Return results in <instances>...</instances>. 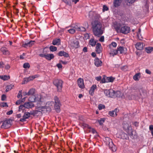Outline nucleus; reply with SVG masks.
I'll return each mask as SVG.
<instances>
[{
  "label": "nucleus",
  "mask_w": 153,
  "mask_h": 153,
  "mask_svg": "<svg viewBox=\"0 0 153 153\" xmlns=\"http://www.w3.org/2000/svg\"><path fill=\"white\" fill-rule=\"evenodd\" d=\"M22 91H20L18 93V95H17V97L18 98H19L20 96H22Z\"/></svg>",
  "instance_id": "338daca9"
},
{
  "label": "nucleus",
  "mask_w": 153,
  "mask_h": 153,
  "mask_svg": "<svg viewBox=\"0 0 153 153\" xmlns=\"http://www.w3.org/2000/svg\"><path fill=\"white\" fill-rule=\"evenodd\" d=\"M6 96L5 94H3L1 96V100L2 101H4L6 100Z\"/></svg>",
  "instance_id": "13d9d810"
},
{
  "label": "nucleus",
  "mask_w": 153,
  "mask_h": 153,
  "mask_svg": "<svg viewBox=\"0 0 153 153\" xmlns=\"http://www.w3.org/2000/svg\"><path fill=\"white\" fill-rule=\"evenodd\" d=\"M56 66L59 69L61 68H62V65L61 64V63H60V62H59V63L57 64L56 65Z\"/></svg>",
  "instance_id": "69168bd1"
},
{
  "label": "nucleus",
  "mask_w": 153,
  "mask_h": 153,
  "mask_svg": "<svg viewBox=\"0 0 153 153\" xmlns=\"http://www.w3.org/2000/svg\"><path fill=\"white\" fill-rule=\"evenodd\" d=\"M114 27L117 32H120L125 34L129 33L130 31V27L126 25L122 26L120 24H118L115 25Z\"/></svg>",
  "instance_id": "f03ea898"
},
{
  "label": "nucleus",
  "mask_w": 153,
  "mask_h": 153,
  "mask_svg": "<svg viewBox=\"0 0 153 153\" xmlns=\"http://www.w3.org/2000/svg\"><path fill=\"white\" fill-rule=\"evenodd\" d=\"M54 57V56L53 54H46L45 58L47 59L50 60L53 59Z\"/></svg>",
  "instance_id": "bb28decb"
},
{
  "label": "nucleus",
  "mask_w": 153,
  "mask_h": 153,
  "mask_svg": "<svg viewBox=\"0 0 153 153\" xmlns=\"http://www.w3.org/2000/svg\"><path fill=\"white\" fill-rule=\"evenodd\" d=\"M105 108V106L102 104H100L98 105V108L100 110Z\"/></svg>",
  "instance_id": "603ef678"
},
{
  "label": "nucleus",
  "mask_w": 153,
  "mask_h": 153,
  "mask_svg": "<svg viewBox=\"0 0 153 153\" xmlns=\"http://www.w3.org/2000/svg\"><path fill=\"white\" fill-rule=\"evenodd\" d=\"M108 10V8L107 7V6H106L104 5L103 6V9H102V11H103L104 12L105 11H107Z\"/></svg>",
  "instance_id": "4d7b16f0"
},
{
  "label": "nucleus",
  "mask_w": 153,
  "mask_h": 153,
  "mask_svg": "<svg viewBox=\"0 0 153 153\" xmlns=\"http://www.w3.org/2000/svg\"><path fill=\"white\" fill-rule=\"evenodd\" d=\"M28 81L29 82L30 81L32 80L33 79H35V77H33V76H30L28 78H27Z\"/></svg>",
  "instance_id": "bf43d9fd"
},
{
  "label": "nucleus",
  "mask_w": 153,
  "mask_h": 153,
  "mask_svg": "<svg viewBox=\"0 0 153 153\" xmlns=\"http://www.w3.org/2000/svg\"><path fill=\"white\" fill-rule=\"evenodd\" d=\"M83 126L85 127L88 128L89 129V131L90 132H92L93 134H97V132L96 131L94 128H92L90 127L88 124H84Z\"/></svg>",
  "instance_id": "f3484780"
},
{
  "label": "nucleus",
  "mask_w": 153,
  "mask_h": 153,
  "mask_svg": "<svg viewBox=\"0 0 153 153\" xmlns=\"http://www.w3.org/2000/svg\"><path fill=\"white\" fill-rule=\"evenodd\" d=\"M40 112L39 110L38 109V110L33 111H30V114L31 115H32L33 116H35V115L38 114V113Z\"/></svg>",
  "instance_id": "79ce46f5"
},
{
  "label": "nucleus",
  "mask_w": 153,
  "mask_h": 153,
  "mask_svg": "<svg viewBox=\"0 0 153 153\" xmlns=\"http://www.w3.org/2000/svg\"><path fill=\"white\" fill-rule=\"evenodd\" d=\"M54 105L53 102V101H49L46 103V107H47V110L48 111H51V108L53 107Z\"/></svg>",
  "instance_id": "4468645a"
},
{
  "label": "nucleus",
  "mask_w": 153,
  "mask_h": 153,
  "mask_svg": "<svg viewBox=\"0 0 153 153\" xmlns=\"http://www.w3.org/2000/svg\"><path fill=\"white\" fill-rule=\"evenodd\" d=\"M38 109L39 110L40 112L42 113H45V112H50L51 111H48L47 110V107L46 106H44L41 105L40 106H38Z\"/></svg>",
  "instance_id": "dca6fc26"
},
{
  "label": "nucleus",
  "mask_w": 153,
  "mask_h": 153,
  "mask_svg": "<svg viewBox=\"0 0 153 153\" xmlns=\"http://www.w3.org/2000/svg\"><path fill=\"white\" fill-rule=\"evenodd\" d=\"M74 28L76 29V31H84L85 30V28L83 27H78L77 25H75Z\"/></svg>",
  "instance_id": "b1692460"
},
{
  "label": "nucleus",
  "mask_w": 153,
  "mask_h": 153,
  "mask_svg": "<svg viewBox=\"0 0 153 153\" xmlns=\"http://www.w3.org/2000/svg\"><path fill=\"white\" fill-rule=\"evenodd\" d=\"M63 1L67 4L70 5L71 4L69 0H62Z\"/></svg>",
  "instance_id": "e2e57ef3"
},
{
  "label": "nucleus",
  "mask_w": 153,
  "mask_h": 153,
  "mask_svg": "<svg viewBox=\"0 0 153 153\" xmlns=\"http://www.w3.org/2000/svg\"><path fill=\"white\" fill-rule=\"evenodd\" d=\"M110 94L109 95L108 97H114L115 98L116 97L115 92L112 89H110Z\"/></svg>",
  "instance_id": "473e14b6"
},
{
  "label": "nucleus",
  "mask_w": 153,
  "mask_h": 153,
  "mask_svg": "<svg viewBox=\"0 0 153 153\" xmlns=\"http://www.w3.org/2000/svg\"><path fill=\"white\" fill-rule=\"evenodd\" d=\"M143 43L140 42H137L135 45V47L138 50H141L143 49Z\"/></svg>",
  "instance_id": "a211bd4d"
},
{
  "label": "nucleus",
  "mask_w": 153,
  "mask_h": 153,
  "mask_svg": "<svg viewBox=\"0 0 153 153\" xmlns=\"http://www.w3.org/2000/svg\"><path fill=\"white\" fill-rule=\"evenodd\" d=\"M116 95L115 97H121L122 98L123 96V94L120 91H117L116 92H115Z\"/></svg>",
  "instance_id": "c85d7f7f"
},
{
  "label": "nucleus",
  "mask_w": 153,
  "mask_h": 153,
  "mask_svg": "<svg viewBox=\"0 0 153 153\" xmlns=\"http://www.w3.org/2000/svg\"><path fill=\"white\" fill-rule=\"evenodd\" d=\"M141 29H139L137 33V36L138 38H142L143 37L141 35L140 33Z\"/></svg>",
  "instance_id": "49530a36"
},
{
  "label": "nucleus",
  "mask_w": 153,
  "mask_h": 153,
  "mask_svg": "<svg viewBox=\"0 0 153 153\" xmlns=\"http://www.w3.org/2000/svg\"><path fill=\"white\" fill-rule=\"evenodd\" d=\"M117 111V109L116 108L114 110L111 111H110L109 112V114L111 116L114 117L115 115H117L116 112Z\"/></svg>",
  "instance_id": "c756f323"
},
{
  "label": "nucleus",
  "mask_w": 153,
  "mask_h": 153,
  "mask_svg": "<svg viewBox=\"0 0 153 153\" xmlns=\"http://www.w3.org/2000/svg\"><path fill=\"white\" fill-rule=\"evenodd\" d=\"M13 87V85H7L6 87V90L5 91L6 92H7L9 90H11L12 88Z\"/></svg>",
  "instance_id": "a19ab883"
},
{
  "label": "nucleus",
  "mask_w": 153,
  "mask_h": 153,
  "mask_svg": "<svg viewBox=\"0 0 153 153\" xmlns=\"http://www.w3.org/2000/svg\"><path fill=\"white\" fill-rule=\"evenodd\" d=\"M96 88V85H93L91 87L90 89L92 90H93L94 91V90Z\"/></svg>",
  "instance_id": "680f3d73"
},
{
  "label": "nucleus",
  "mask_w": 153,
  "mask_h": 153,
  "mask_svg": "<svg viewBox=\"0 0 153 153\" xmlns=\"http://www.w3.org/2000/svg\"><path fill=\"white\" fill-rule=\"evenodd\" d=\"M117 44L116 42H113L110 44L108 45V47L109 48H115L117 46Z\"/></svg>",
  "instance_id": "e433bc0d"
},
{
  "label": "nucleus",
  "mask_w": 153,
  "mask_h": 153,
  "mask_svg": "<svg viewBox=\"0 0 153 153\" xmlns=\"http://www.w3.org/2000/svg\"><path fill=\"white\" fill-rule=\"evenodd\" d=\"M94 64L97 67L101 66L102 62L98 58H96L94 59Z\"/></svg>",
  "instance_id": "6ab92c4d"
},
{
  "label": "nucleus",
  "mask_w": 153,
  "mask_h": 153,
  "mask_svg": "<svg viewBox=\"0 0 153 153\" xmlns=\"http://www.w3.org/2000/svg\"><path fill=\"white\" fill-rule=\"evenodd\" d=\"M0 78L4 80H7L10 78V76L6 75L0 76Z\"/></svg>",
  "instance_id": "72a5a7b5"
},
{
  "label": "nucleus",
  "mask_w": 153,
  "mask_h": 153,
  "mask_svg": "<svg viewBox=\"0 0 153 153\" xmlns=\"http://www.w3.org/2000/svg\"><path fill=\"white\" fill-rule=\"evenodd\" d=\"M28 100L29 101L32 103L35 102V96L31 95V96L29 97Z\"/></svg>",
  "instance_id": "ea45409f"
},
{
  "label": "nucleus",
  "mask_w": 153,
  "mask_h": 153,
  "mask_svg": "<svg viewBox=\"0 0 153 153\" xmlns=\"http://www.w3.org/2000/svg\"><path fill=\"white\" fill-rule=\"evenodd\" d=\"M121 69L124 71H126L128 69L127 66H124L121 68Z\"/></svg>",
  "instance_id": "0e129e2a"
},
{
  "label": "nucleus",
  "mask_w": 153,
  "mask_h": 153,
  "mask_svg": "<svg viewBox=\"0 0 153 153\" xmlns=\"http://www.w3.org/2000/svg\"><path fill=\"white\" fill-rule=\"evenodd\" d=\"M1 51L4 54L9 55L10 54L9 51L7 50L5 47L1 48Z\"/></svg>",
  "instance_id": "4be33fe9"
},
{
  "label": "nucleus",
  "mask_w": 153,
  "mask_h": 153,
  "mask_svg": "<svg viewBox=\"0 0 153 153\" xmlns=\"http://www.w3.org/2000/svg\"><path fill=\"white\" fill-rule=\"evenodd\" d=\"M23 67L25 68H29L30 67V65L28 63H26L23 64Z\"/></svg>",
  "instance_id": "8fccbe9b"
},
{
  "label": "nucleus",
  "mask_w": 153,
  "mask_h": 153,
  "mask_svg": "<svg viewBox=\"0 0 153 153\" xmlns=\"http://www.w3.org/2000/svg\"><path fill=\"white\" fill-rule=\"evenodd\" d=\"M12 120L10 119H7L4 121L1 126L2 128H7L10 126Z\"/></svg>",
  "instance_id": "0eeeda50"
},
{
  "label": "nucleus",
  "mask_w": 153,
  "mask_h": 153,
  "mask_svg": "<svg viewBox=\"0 0 153 153\" xmlns=\"http://www.w3.org/2000/svg\"><path fill=\"white\" fill-rule=\"evenodd\" d=\"M134 131L131 130L130 132H128V134H129L131 137L132 139H135L137 137V135L136 134H133Z\"/></svg>",
  "instance_id": "cd10ccee"
},
{
  "label": "nucleus",
  "mask_w": 153,
  "mask_h": 153,
  "mask_svg": "<svg viewBox=\"0 0 153 153\" xmlns=\"http://www.w3.org/2000/svg\"><path fill=\"white\" fill-rule=\"evenodd\" d=\"M84 37L85 38H88L91 37V35H89L88 33L85 34L84 35Z\"/></svg>",
  "instance_id": "052dcab7"
},
{
  "label": "nucleus",
  "mask_w": 153,
  "mask_h": 153,
  "mask_svg": "<svg viewBox=\"0 0 153 153\" xmlns=\"http://www.w3.org/2000/svg\"><path fill=\"white\" fill-rule=\"evenodd\" d=\"M58 55L60 56H63L65 57H68L69 55L68 53L65 52L64 51H60L58 53Z\"/></svg>",
  "instance_id": "5701e85b"
},
{
  "label": "nucleus",
  "mask_w": 153,
  "mask_h": 153,
  "mask_svg": "<svg viewBox=\"0 0 153 153\" xmlns=\"http://www.w3.org/2000/svg\"><path fill=\"white\" fill-rule=\"evenodd\" d=\"M53 85L57 88V91L60 92L62 91L63 81L60 79H55L53 81Z\"/></svg>",
  "instance_id": "39448f33"
},
{
  "label": "nucleus",
  "mask_w": 153,
  "mask_h": 153,
  "mask_svg": "<svg viewBox=\"0 0 153 153\" xmlns=\"http://www.w3.org/2000/svg\"><path fill=\"white\" fill-rule=\"evenodd\" d=\"M138 91L139 93V94H137L136 93H135L134 95H132L131 97L129 96L128 97V99L130 100L137 99H138V98H143L146 96V92L143 88H140L138 90Z\"/></svg>",
  "instance_id": "7ed1b4c3"
},
{
  "label": "nucleus",
  "mask_w": 153,
  "mask_h": 153,
  "mask_svg": "<svg viewBox=\"0 0 153 153\" xmlns=\"http://www.w3.org/2000/svg\"><path fill=\"white\" fill-rule=\"evenodd\" d=\"M25 108V106H24V104L23 105H20L19 107V111H21L22 110H24Z\"/></svg>",
  "instance_id": "864d4df0"
},
{
  "label": "nucleus",
  "mask_w": 153,
  "mask_h": 153,
  "mask_svg": "<svg viewBox=\"0 0 153 153\" xmlns=\"http://www.w3.org/2000/svg\"><path fill=\"white\" fill-rule=\"evenodd\" d=\"M50 50L51 51H55L57 50V48L56 47L51 46L50 47Z\"/></svg>",
  "instance_id": "a18cd8bd"
},
{
  "label": "nucleus",
  "mask_w": 153,
  "mask_h": 153,
  "mask_svg": "<svg viewBox=\"0 0 153 153\" xmlns=\"http://www.w3.org/2000/svg\"><path fill=\"white\" fill-rule=\"evenodd\" d=\"M108 51L110 55L113 57L116 55L118 53L117 49L116 50L114 48H109Z\"/></svg>",
  "instance_id": "9b49d317"
},
{
  "label": "nucleus",
  "mask_w": 153,
  "mask_h": 153,
  "mask_svg": "<svg viewBox=\"0 0 153 153\" xmlns=\"http://www.w3.org/2000/svg\"><path fill=\"white\" fill-rule=\"evenodd\" d=\"M52 44L53 45H59L60 44V39H54L53 41Z\"/></svg>",
  "instance_id": "a878e982"
},
{
  "label": "nucleus",
  "mask_w": 153,
  "mask_h": 153,
  "mask_svg": "<svg viewBox=\"0 0 153 153\" xmlns=\"http://www.w3.org/2000/svg\"><path fill=\"white\" fill-rule=\"evenodd\" d=\"M128 137L127 134L124 133H123L121 134V138L123 139H127Z\"/></svg>",
  "instance_id": "37998d69"
},
{
  "label": "nucleus",
  "mask_w": 153,
  "mask_h": 153,
  "mask_svg": "<svg viewBox=\"0 0 153 153\" xmlns=\"http://www.w3.org/2000/svg\"><path fill=\"white\" fill-rule=\"evenodd\" d=\"M22 100H18L16 102V104L18 105L20 104L22 102Z\"/></svg>",
  "instance_id": "774afa93"
},
{
  "label": "nucleus",
  "mask_w": 153,
  "mask_h": 153,
  "mask_svg": "<svg viewBox=\"0 0 153 153\" xmlns=\"http://www.w3.org/2000/svg\"><path fill=\"white\" fill-rule=\"evenodd\" d=\"M28 81L27 78H25L23 80L22 83V84H24L27 83Z\"/></svg>",
  "instance_id": "6e6d98bb"
},
{
  "label": "nucleus",
  "mask_w": 153,
  "mask_h": 153,
  "mask_svg": "<svg viewBox=\"0 0 153 153\" xmlns=\"http://www.w3.org/2000/svg\"><path fill=\"white\" fill-rule=\"evenodd\" d=\"M31 115L30 112H25L23 116V118L20 120V121L23 122L26 120V119L28 118Z\"/></svg>",
  "instance_id": "f8f14e48"
},
{
  "label": "nucleus",
  "mask_w": 153,
  "mask_h": 153,
  "mask_svg": "<svg viewBox=\"0 0 153 153\" xmlns=\"http://www.w3.org/2000/svg\"><path fill=\"white\" fill-rule=\"evenodd\" d=\"M107 82H112L114 80L115 78L113 77L112 76L107 77Z\"/></svg>",
  "instance_id": "58836bf2"
},
{
  "label": "nucleus",
  "mask_w": 153,
  "mask_h": 153,
  "mask_svg": "<svg viewBox=\"0 0 153 153\" xmlns=\"http://www.w3.org/2000/svg\"><path fill=\"white\" fill-rule=\"evenodd\" d=\"M94 39H91L90 41V45L92 46H94L96 44V42L94 40Z\"/></svg>",
  "instance_id": "c03bdc74"
},
{
  "label": "nucleus",
  "mask_w": 153,
  "mask_h": 153,
  "mask_svg": "<svg viewBox=\"0 0 153 153\" xmlns=\"http://www.w3.org/2000/svg\"><path fill=\"white\" fill-rule=\"evenodd\" d=\"M24 106L25 108H30L34 107V105L31 102H25L24 104Z\"/></svg>",
  "instance_id": "2eb2a0df"
},
{
  "label": "nucleus",
  "mask_w": 153,
  "mask_h": 153,
  "mask_svg": "<svg viewBox=\"0 0 153 153\" xmlns=\"http://www.w3.org/2000/svg\"><path fill=\"white\" fill-rule=\"evenodd\" d=\"M110 91V90L106 89L104 90V93L106 96H109V94Z\"/></svg>",
  "instance_id": "09e8293b"
},
{
  "label": "nucleus",
  "mask_w": 153,
  "mask_h": 153,
  "mask_svg": "<svg viewBox=\"0 0 153 153\" xmlns=\"http://www.w3.org/2000/svg\"><path fill=\"white\" fill-rule=\"evenodd\" d=\"M74 26L72 27V28L69 29L68 31V32L71 34H73L75 32L76 30V29L74 28Z\"/></svg>",
  "instance_id": "4c0bfd02"
},
{
  "label": "nucleus",
  "mask_w": 153,
  "mask_h": 153,
  "mask_svg": "<svg viewBox=\"0 0 153 153\" xmlns=\"http://www.w3.org/2000/svg\"><path fill=\"white\" fill-rule=\"evenodd\" d=\"M145 50L147 53H150L153 51V47H146L145 48Z\"/></svg>",
  "instance_id": "c9c22d12"
},
{
  "label": "nucleus",
  "mask_w": 153,
  "mask_h": 153,
  "mask_svg": "<svg viewBox=\"0 0 153 153\" xmlns=\"http://www.w3.org/2000/svg\"><path fill=\"white\" fill-rule=\"evenodd\" d=\"M117 52L118 53V51H119L120 53L122 54L123 53H126L125 52V49L126 50V48H125L123 47L120 46L118 48H117Z\"/></svg>",
  "instance_id": "393cba45"
},
{
  "label": "nucleus",
  "mask_w": 153,
  "mask_h": 153,
  "mask_svg": "<svg viewBox=\"0 0 153 153\" xmlns=\"http://www.w3.org/2000/svg\"><path fill=\"white\" fill-rule=\"evenodd\" d=\"M0 106L2 107L5 106H8L7 105L6 102H2L0 103Z\"/></svg>",
  "instance_id": "5fc2aeb1"
},
{
  "label": "nucleus",
  "mask_w": 153,
  "mask_h": 153,
  "mask_svg": "<svg viewBox=\"0 0 153 153\" xmlns=\"http://www.w3.org/2000/svg\"><path fill=\"white\" fill-rule=\"evenodd\" d=\"M102 47L100 43H97L96 46V51L98 53H100L102 51Z\"/></svg>",
  "instance_id": "aec40b11"
},
{
  "label": "nucleus",
  "mask_w": 153,
  "mask_h": 153,
  "mask_svg": "<svg viewBox=\"0 0 153 153\" xmlns=\"http://www.w3.org/2000/svg\"><path fill=\"white\" fill-rule=\"evenodd\" d=\"M94 35L97 37H99L103 33L102 25L99 21H95L92 25Z\"/></svg>",
  "instance_id": "f257e3e1"
},
{
  "label": "nucleus",
  "mask_w": 153,
  "mask_h": 153,
  "mask_svg": "<svg viewBox=\"0 0 153 153\" xmlns=\"http://www.w3.org/2000/svg\"><path fill=\"white\" fill-rule=\"evenodd\" d=\"M70 45L72 48H77L79 46V42L76 39L71 40Z\"/></svg>",
  "instance_id": "9d476101"
},
{
  "label": "nucleus",
  "mask_w": 153,
  "mask_h": 153,
  "mask_svg": "<svg viewBox=\"0 0 153 153\" xmlns=\"http://www.w3.org/2000/svg\"><path fill=\"white\" fill-rule=\"evenodd\" d=\"M54 100L55 101V108L58 111H59V109L61 105L60 102L59 98L56 96L54 97Z\"/></svg>",
  "instance_id": "6e6552de"
},
{
  "label": "nucleus",
  "mask_w": 153,
  "mask_h": 153,
  "mask_svg": "<svg viewBox=\"0 0 153 153\" xmlns=\"http://www.w3.org/2000/svg\"><path fill=\"white\" fill-rule=\"evenodd\" d=\"M35 90L34 88H31L27 92V95H33L35 93Z\"/></svg>",
  "instance_id": "2f4dec72"
},
{
  "label": "nucleus",
  "mask_w": 153,
  "mask_h": 153,
  "mask_svg": "<svg viewBox=\"0 0 153 153\" xmlns=\"http://www.w3.org/2000/svg\"><path fill=\"white\" fill-rule=\"evenodd\" d=\"M121 1V0H115L114 2V6L115 7H117L119 6Z\"/></svg>",
  "instance_id": "7c9ffc66"
},
{
  "label": "nucleus",
  "mask_w": 153,
  "mask_h": 153,
  "mask_svg": "<svg viewBox=\"0 0 153 153\" xmlns=\"http://www.w3.org/2000/svg\"><path fill=\"white\" fill-rule=\"evenodd\" d=\"M107 77L106 76H104L103 78L102 79L101 82L102 83H105L107 82Z\"/></svg>",
  "instance_id": "3c124183"
},
{
  "label": "nucleus",
  "mask_w": 153,
  "mask_h": 153,
  "mask_svg": "<svg viewBox=\"0 0 153 153\" xmlns=\"http://www.w3.org/2000/svg\"><path fill=\"white\" fill-rule=\"evenodd\" d=\"M140 73H138L135 74L133 76V79L135 81H138L140 78Z\"/></svg>",
  "instance_id": "f704fd0d"
},
{
  "label": "nucleus",
  "mask_w": 153,
  "mask_h": 153,
  "mask_svg": "<svg viewBox=\"0 0 153 153\" xmlns=\"http://www.w3.org/2000/svg\"><path fill=\"white\" fill-rule=\"evenodd\" d=\"M35 102H39V104L40 105H43L42 103H44V104L45 103V102H44V99L42 96L40 94H36L35 96Z\"/></svg>",
  "instance_id": "1a4fd4ad"
},
{
  "label": "nucleus",
  "mask_w": 153,
  "mask_h": 153,
  "mask_svg": "<svg viewBox=\"0 0 153 153\" xmlns=\"http://www.w3.org/2000/svg\"><path fill=\"white\" fill-rule=\"evenodd\" d=\"M104 140L106 145L108 146L109 149L112 151L114 152L116 150V146L114 144L112 140L110 138L105 137Z\"/></svg>",
  "instance_id": "20e7f679"
},
{
  "label": "nucleus",
  "mask_w": 153,
  "mask_h": 153,
  "mask_svg": "<svg viewBox=\"0 0 153 153\" xmlns=\"http://www.w3.org/2000/svg\"><path fill=\"white\" fill-rule=\"evenodd\" d=\"M89 16L91 19L95 21L98 20L100 18V16L98 14L93 11L90 12Z\"/></svg>",
  "instance_id": "423d86ee"
},
{
  "label": "nucleus",
  "mask_w": 153,
  "mask_h": 153,
  "mask_svg": "<svg viewBox=\"0 0 153 153\" xmlns=\"http://www.w3.org/2000/svg\"><path fill=\"white\" fill-rule=\"evenodd\" d=\"M35 42V41H30L29 42L27 43H25L23 44V46L25 48H26L28 46L30 47L31 46L33 45Z\"/></svg>",
  "instance_id": "412c9836"
},
{
  "label": "nucleus",
  "mask_w": 153,
  "mask_h": 153,
  "mask_svg": "<svg viewBox=\"0 0 153 153\" xmlns=\"http://www.w3.org/2000/svg\"><path fill=\"white\" fill-rule=\"evenodd\" d=\"M77 84L80 88H83L85 87L84 84V81L81 78L78 79L77 80Z\"/></svg>",
  "instance_id": "ddd939ff"
},
{
  "label": "nucleus",
  "mask_w": 153,
  "mask_h": 153,
  "mask_svg": "<svg viewBox=\"0 0 153 153\" xmlns=\"http://www.w3.org/2000/svg\"><path fill=\"white\" fill-rule=\"evenodd\" d=\"M97 121L100 125H102L105 122V119L103 118H101L100 120H97Z\"/></svg>",
  "instance_id": "de8ad7c7"
}]
</instances>
